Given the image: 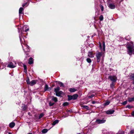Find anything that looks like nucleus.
Returning a JSON list of instances; mask_svg holds the SVG:
<instances>
[{
	"mask_svg": "<svg viewBox=\"0 0 134 134\" xmlns=\"http://www.w3.org/2000/svg\"><path fill=\"white\" fill-rule=\"evenodd\" d=\"M128 49L127 52L128 54L131 55L132 54H134V49L133 44L131 43L130 45L129 44L127 47Z\"/></svg>",
	"mask_w": 134,
	"mask_h": 134,
	"instance_id": "1",
	"label": "nucleus"
},
{
	"mask_svg": "<svg viewBox=\"0 0 134 134\" xmlns=\"http://www.w3.org/2000/svg\"><path fill=\"white\" fill-rule=\"evenodd\" d=\"M96 56L97 58V62H99L100 60L101 57L102 56H103L102 60H103L104 55L103 52H100L98 51H97L96 53Z\"/></svg>",
	"mask_w": 134,
	"mask_h": 134,
	"instance_id": "2",
	"label": "nucleus"
},
{
	"mask_svg": "<svg viewBox=\"0 0 134 134\" xmlns=\"http://www.w3.org/2000/svg\"><path fill=\"white\" fill-rule=\"evenodd\" d=\"M16 63L15 62H10L7 65V67L11 68H13L16 66Z\"/></svg>",
	"mask_w": 134,
	"mask_h": 134,
	"instance_id": "3",
	"label": "nucleus"
},
{
	"mask_svg": "<svg viewBox=\"0 0 134 134\" xmlns=\"http://www.w3.org/2000/svg\"><path fill=\"white\" fill-rule=\"evenodd\" d=\"M106 120L103 119H98L96 121V123L97 124H100L104 123L105 122Z\"/></svg>",
	"mask_w": 134,
	"mask_h": 134,
	"instance_id": "4",
	"label": "nucleus"
},
{
	"mask_svg": "<svg viewBox=\"0 0 134 134\" xmlns=\"http://www.w3.org/2000/svg\"><path fill=\"white\" fill-rule=\"evenodd\" d=\"M109 78L111 81L113 82H116L117 80V78L115 76H109Z\"/></svg>",
	"mask_w": 134,
	"mask_h": 134,
	"instance_id": "5",
	"label": "nucleus"
},
{
	"mask_svg": "<svg viewBox=\"0 0 134 134\" xmlns=\"http://www.w3.org/2000/svg\"><path fill=\"white\" fill-rule=\"evenodd\" d=\"M114 110L112 109H109L105 111V113L107 114H111L114 112Z\"/></svg>",
	"mask_w": 134,
	"mask_h": 134,
	"instance_id": "6",
	"label": "nucleus"
},
{
	"mask_svg": "<svg viewBox=\"0 0 134 134\" xmlns=\"http://www.w3.org/2000/svg\"><path fill=\"white\" fill-rule=\"evenodd\" d=\"M109 7L111 9H113L115 8V4L113 3H109L108 5Z\"/></svg>",
	"mask_w": 134,
	"mask_h": 134,
	"instance_id": "7",
	"label": "nucleus"
},
{
	"mask_svg": "<svg viewBox=\"0 0 134 134\" xmlns=\"http://www.w3.org/2000/svg\"><path fill=\"white\" fill-rule=\"evenodd\" d=\"M64 93L61 91H58L57 93H56L55 95L56 96L60 97V96L61 95L63 94Z\"/></svg>",
	"mask_w": 134,
	"mask_h": 134,
	"instance_id": "8",
	"label": "nucleus"
},
{
	"mask_svg": "<svg viewBox=\"0 0 134 134\" xmlns=\"http://www.w3.org/2000/svg\"><path fill=\"white\" fill-rule=\"evenodd\" d=\"M37 81V80H32L30 82V85L31 86H33L36 83Z\"/></svg>",
	"mask_w": 134,
	"mask_h": 134,
	"instance_id": "9",
	"label": "nucleus"
},
{
	"mask_svg": "<svg viewBox=\"0 0 134 134\" xmlns=\"http://www.w3.org/2000/svg\"><path fill=\"white\" fill-rule=\"evenodd\" d=\"M88 56L90 58H93L94 56V55L91 52H89L88 53Z\"/></svg>",
	"mask_w": 134,
	"mask_h": 134,
	"instance_id": "10",
	"label": "nucleus"
},
{
	"mask_svg": "<svg viewBox=\"0 0 134 134\" xmlns=\"http://www.w3.org/2000/svg\"><path fill=\"white\" fill-rule=\"evenodd\" d=\"M78 95L77 94H75L72 96V99L75 100L78 97Z\"/></svg>",
	"mask_w": 134,
	"mask_h": 134,
	"instance_id": "11",
	"label": "nucleus"
},
{
	"mask_svg": "<svg viewBox=\"0 0 134 134\" xmlns=\"http://www.w3.org/2000/svg\"><path fill=\"white\" fill-rule=\"evenodd\" d=\"M15 125V123L14 122H12L9 124V127L11 128L13 127Z\"/></svg>",
	"mask_w": 134,
	"mask_h": 134,
	"instance_id": "12",
	"label": "nucleus"
},
{
	"mask_svg": "<svg viewBox=\"0 0 134 134\" xmlns=\"http://www.w3.org/2000/svg\"><path fill=\"white\" fill-rule=\"evenodd\" d=\"M69 91L71 92H73L76 91V90L75 88H70L69 89Z\"/></svg>",
	"mask_w": 134,
	"mask_h": 134,
	"instance_id": "13",
	"label": "nucleus"
},
{
	"mask_svg": "<svg viewBox=\"0 0 134 134\" xmlns=\"http://www.w3.org/2000/svg\"><path fill=\"white\" fill-rule=\"evenodd\" d=\"M33 63V59L32 58H29L28 63L30 64H32Z\"/></svg>",
	"mask_w": 134,
	"mask_h": 134,
	"instance_id": "14",
	"label": "nucleus"
},
{
	"mask_svg": "<svg viewBox=\"0 0 134 134\" xmlns=\"http://www.w3.org/2000/svg\"><path fill=\"white\" fill-rule=\"evenodd\" d=\"M81 107L83 108L86 109V110H90V108L87 106L86 105H83Z\"/></svg>",
	"mask_w": 134,
	"mask_h": 134,
	"instance_id": "15",
	"label": "nucleus"
},
{
	"mask_svg": "<svg viewBox=\"0 0 134 134\" xmlns=\"http://www.w3.org/2000/svg\"><path fill=\"white\" fill-rule=\"evenodd\" d=\"M131 79L133 81L132 83L134 85V74H132L130 77Z\"/></svg>",
	"mask_w": 134,
	"mask_h": 134,
	"instance_id": "16",
	"label": "nucleus"
},
{
	"mask_svg": "<svg viewBox=\"0 0 134 134\" xmlns=\"http://www.w3.org/2000/svg\"><path fill=\"white\" fill-rule=\"evenodd\" d=\"M59 120H55L52 123V125H55L56 124H57L59 122Z\"/></svg>",
	"mask_w": 134,
	"mask_h": 134,
	"instance_id": "17",
	"label": "nucleus"
},
{
	"mask_svg": "<svg viewBox=\"0 0 134 134\" xmlns=\"http://www.w3.org/2000/svg\"><path fill=\"white\" fill-rule=\"evenodd\" d=\"M128 101L129 102H131L134 101V97L133 98H128Z\"/></svg>",
	"mask_w": 134,
	"mask_h": 134,
	"instance_id": "18",
	"label": "nucleus"
},
{
	"mask_svg": "<svg viewBox=\"0 0 134 134\" xmlns=\"http://www.w3.org/2000/svg\"><path fill=\"white\" fill-rule=\"evenodd\" d=\"M52 100L55 102H57L58 101V99L56 97H54V96L52 97Z\"/></svg>",
	"mask_w": 134,
	"mask_h": 134,
	"instance_id": "19",
	"label": "nucleus"
},
{
	"mask_svg": "<svg viewBox=\"0 0 134 134\" xmlns=\"http://www.w3.org/2000/svg\"><path fill=\"white\" fill-rule=\"evenodd\" d=\"M23 9L22 8V7L20 8L19 10V14H22V11H23Z\"/></svg>",
	"mask_w": 134,
	"mask_h": 134,
	"instance_id": "20",
	"label": "nucleus"
},
{
	"mask_svg": "<svg viewBox=\"0 0 134 134\" xmlns=\"http://www.w3.org/2000/svg\"><path fill=\"white\" fill-rule=\"evenodd\" d=\"M110 103V102L109 101H107L104 104V106H107L109 105Z\"/></svg>",
	"mask_w": 134,
	"mask_h": 134,
	"instance_id": "21",
	"label": "nucleus"
},
{
	"mask_svg": "<svg viewBox=\"0 0 134 134\" xmlns=\"http://www.w3.org/2000/svg\"><path fill=\"white\" fill-rule=\"evenodd\" d=\"M60 89L58 87H57L56 88L54 89V91L56 93H57L59 91V90Z\"/></svg>",
	"mask_w": 134,
	"mask_h": 134,
	"instance_id": "22",
	"label": "nucleus"
},
{
	"mask_svg": "<svg viewBox=\"0 0 134 134\" xmlns=\"http://www.w3.org/2000/svg\"><path fill=\"white\" fill-rule=\"evenodd\" d=\"M68 100H70L72 99V96L68 95Z\"/></svg>",
	"mask_w": 134,
	"mask_h": 134,
	"instance_id": "23",
	"label": "nucleus"
},
{
	"mask_svg": "<svg viewBox=\"0 0 134 134\" xmlns=\"http://www.w3.org/2000/svg\"><path fill=\"white\" fill-rule=\"evenodd\" d=\"M49 88L48 87V85L46 84L44 87V90L45 91H47Z\"/></svg>",
	"mask_w": 134,
	"mask_h": 134,
	"instance_id": "24",
	"label": "nucleus"
},
{
	"mask_svg": "<svg viewBox=\"0 0 134 134\" xmlns=\"http://www.w3.org/2000/svg\"><path fill=\"white\" fill-rule=\"evenodd\" d=\"M86 61L89 63H91L92 62L91 59L90 58H87L86 59Z\"/></svg>",
	"mask_w": 134,
	"mask_h": 134,
	"instance_id": "25",
	"label": "nucleus"
},
{
	"mask_svg": "<svg viewBox=\"0 0 134 134\" xmlns=\"http://www.w3.org/2000/svg\"><path fill=\"white\" fill-rule=\"evenodd\" d=\"M48 130L46 129H43L42 131V132L43 133H45L47 132Z\"/></svg>",
	"mask_w": 134,
	"mask_h": 134,
	"instance_id": "26",
	"label": "nucleus"
},
{
	"mask_svg": "<svg viewBox=\"0 0 134 134\" xmlns=\"http://www.w3.org/2000/svg\"><path fill=\"white\" fill-rule=\"evenodd\" d=\"M105 42H103V48L102 49V50H103L104 51H105Z\"/></svg>",
	"mask_w": 134,
	"mask_h": 134,
	"instance_id": "27",
	"label": "nucleus"
},
{
	"mask_svg": "<svg viewBox=\"0 0 134 134\" xmlns=\"http://www.w3.org/2000/svg\"><path fill=\"white\" fill-rule=\"evenodd\" d=\"M103 18L102 15H101L99 16V19L100 21H102L103 20Z\"/></svg>",
	"mask_w": 134,
	"mask_h": 134,
	"instance_id": "28",
	"label": "nucleus"
},
{
	"mask_svg": "<svg viewBox=\"0 0 134 134\" xmlns=\"http://www.w3.org/2000/svg\"><path fill=\"white\" fill-rule=\"evenodd\" d=\"M24 72H26L27 71H26V68H27V67H26V66L25 65H24Z\"/></svg>",
	"mask_w": 134,
	"mask_h": 134,
	"instance_id": "29",
	"label": "nucleus"
},
{
	"mask_svg": "<svg viewBox=\"0 0 134 134\" xmlns=\"http://www.w3.org/2000/svg\"><path fill=\"white\" fill-rule=\"evenodd\" d=\"M22 110H26V108L25 105H24L22 107Z\"/></svg>",
	"mask_w": 134,
	"mask_h": 134,
	"instance_id": "30",
	"label": "nucleus"
},
{
	"mask_svg": "<svg viewBox=\"0 0 134 134\" xmlns=\"http://www.w3.org/2000/svg\"><path fill=\"white\" fill-rule=\"evenodd\" d=\"M26 82L28 84L30 85V80L29 78H28V79H27L26 80Z\"/></svg>",
	"mask_w": 134,
	"mask_h": 134,
	"instance_id": "31",
	"label": "nucleus"
},
{
	"mask_svg": "<svg viewBox=\"0 0 134 134\" xmlns=\"http://www.w3.org/2000/svg\"><path fill=\"white\" fill-rule=\"evenodd\" d=\"M69 104V103L67 102H66L65 103H64L63 104V105L64 106H66L68 105Z\"/></svg>",
	"mask_w": 134,
	"mask_h": 134,
	"instance_id": "32",
	"label": "nucleus"
},
{
	"mask_svg": "<svg viewBox=\"0 0 134 134\" xmlns=\"http://www.w3.org/2000/svg\"><path fill=\"white\" fill-rule=\"evenodd\" d=\"M117 134H124V132L122 131H119Z\"/></svg>",
	"mask_w": 134,
	"mask_h": 134,
	"instance_id": "33",
	"label": "nucleus"
},
{
	"mask_svg": "<svg viewBox=\"0 0 134 134\" xmlns=\"http://www.w3.org/2000/svg\"><path fill=\"white\" fill-rule=\"evenodd\" d=\"M129 134H134V130H131Z\"/></svg>",
	"mask_w": 134,
	"mask_h": 134,
	"instance_id": "34",
	"label": "nucleus"
},
{
	"mask_svg": "<svg viewBox=\"0 0 134 134\" xmlns=\"http://www.w3.org/2000/svg\"><path fill=\"white\" fill-rule=\"evenodd\" d=\"M126 108H128L129 109H131L132 108V106H131L130 105H128L126 106Z\"/></svg>",
	"mask_w": 134,
	"mask_h": 134,
	"instance_id": "35",
	"label": "nucleus"
},
{
	"mask_svg": "<svg viewBox=\"0 0 134 134\" xmlns=\"http://www.w3.org/2000/svg\"><path fill=\"white\" fill-rule=\"evenodd\" d=\"M54 104V103H52L51 102H50L49 103V105L50 106H53Z\"/></svg>",
	"mask_w": 134,
	"mask_h": 134,
	"instance_id": "36",
	"label": "nucleus"
},
{
	"mask_svg": "<svg viewBox=\"0 0 134 134\" xmlns=\"http://www.w3.org/2000/svg\"><path fill=\"white\" fill-rule=\"evenodd\" d=\"M127 101L126 100V101H125L124 102H123L122 103V104L123 105H125L127 104Z\"/></svg>",
	"mask_w": 134,
	"mask_h": 134,
	"instance_id": "37",
	"label": "nucleus"
},
{
	"mask_svg": "<svg viewBox=\"0 0 134 134\" xmlns=\"http://www.w3.org/2000/svg\"><path fill=\"white\" fill-rule=\"evenodd\" d=\"M100 7H101V10L103 11V10L104 9V7L102 5H101Z\"/></svg>",
	"mask_w": 134,
	"mask_h": 134,
	"instance_id": "38",
	"label": "nucleus"
},
{
	"mask_svg": "<svg viewBox=\"0 0 134 134\" xmlns=\"http://www.w3.org/2000/svg\"><path fill=\"white\" fill-rule=\"evenodd\" d=\"M59 84L60 85V86H63V83L61 82H59Z\"/></svg>",
	"mask_w": 134,
	"mask_h": 134,
	"instance_id": "39",
	"label": "nucleus"
},
{
	"mask_svg": "<svg viewBox=\"0 0 134 134\" xmlns=\"http://www.w3.org/2000/svg\"><path fill=\"white\" fill-rule=\"evenodd\" d=\"M44 115L43 114L41 113L39 117H42L44 116Z\"/></svg>",
	"mask_w": 134,
	"mask_h": 134,
	"instance_id": "40",
	"label": "nucleus"
},
{
	"mask_svg": "<svg viewBox=\"0 0 134 134\" xmlns=\"http://www.w3.org/2000/svg\"><path fill=\"white\" fill-rule=\"evenodd\" d=\"M106 134H114V133L111 132H108Z\"/></svg>",
	"mask_w": 134,
	"mask_h": 134,
	"instance_id": "41",
	"label": "nucleus"
},
{
	"mask_svg": "<svg viewBox=\"0 0 134 134\" xmlns=\"http://www.w3.org/2000/svg\"><path fill=\"white\" fill-rule=\"evenodd\" d=\"M99 47L100 49L102 50V47L100 43L99 44Z\"/></svg>",
	"mask_w": 134,
	"mask_h": 134,
	"instance_id": "42",
	"label": "nucleus"
},
{
	"mask_svg": "<svg viewBox=\"0 0 134 134\" xmlns=\"http://www.w3.org/2000/svg\"><path fill=\"white\" fill-rule=\"evenodd\" d=\"M94 96V94H92L91 96H90L89 97H90V98H92Z\"/></svg>",
	"mask_w": 134,
	"mask_h": 134,
	"instance_id": "43",
	"label": "nucleus"
},
{
	"mask_svg": "<svg viewBox=\"0 0 134 134\" xmlns=\"http://www.w3.org/2000/svg\"><path fill=\"white\" fill-rule=\"evenodd\" d=\"M96 103V102L94 101H93L92 102V103L93 104H95Z\"/></svg>",
	"mask_w": 134,
	"mask_h": 134,
	"instance_id": "44",
	"label": "nucleus"
},
{
	"mask_svg": "<svg viewBox=\"0 0 134 134\" xmlns=\"http://www.w3.org/2000/svg\"><path fill=\"white\" fill-rule=\"evenodd\" d=\"M29 30V29H27L25 30V31L26 32L27 31H28Z\"/></svg>",
	"mask_w": 134,
	"mask_h": 134,
	"instance_id": "45",
	"label": "nucleus"
},
{
	"mask_svg": "<svg viewBox=\"0 0 134 134\" xmlns=\"http://www.w3.org/2000/svg\"><path fill=\"white\" fill-rule=\"evenodd\" d=\"M132 114L133 116H134V111L133 112Z\"/></svg>",
	"mask_w": 134,
	"mask_h": 134,
	"instance_id": "46",
	"label": "nucleus"
},
{
	"mask_svg": "<svg viewBox=\"0 0 134 134\" xmlns=\"http://www.w3.org/2000/svg\"><path fill=\"white\" fill-rule=\"evenodd\" d=\"M25 5H26V3L24 4L23 5V7H24L25 6Z\"/></svg>",
	"mask_w": 134,
	"mask_h": 134,
	"instance_id": "47",
	"label": "nucleus"
},
{
	"mask_svg": "<svg viewBox=\"0 0 134 134\" xmlns=\"http://www.w3.org/2000/svg\"><path fill=\"white\" fill-rule=\"evenodd\" d=\"M8 134H12V133H10V132H9V133H8Z\"/></svg>",
	"mask_w": 134,
	"mask_h": 134,
	"instance_id": "48",
	"label": "nucleus"
},
{
	"mask_svg": "<svg viewBox=\"0 0 134 134\" xmlns=\"http://www.w3.org/2000/svg\"><path fill=\"white\" fill-rule=\"evenodd\" d=\"M30 113H28V114H29Z\"/></svg>",
	"mask_w": 134,
	"mask_h": 134,
	"instance_id": "49",
	"label": "nucleus"
}]
</instances>
